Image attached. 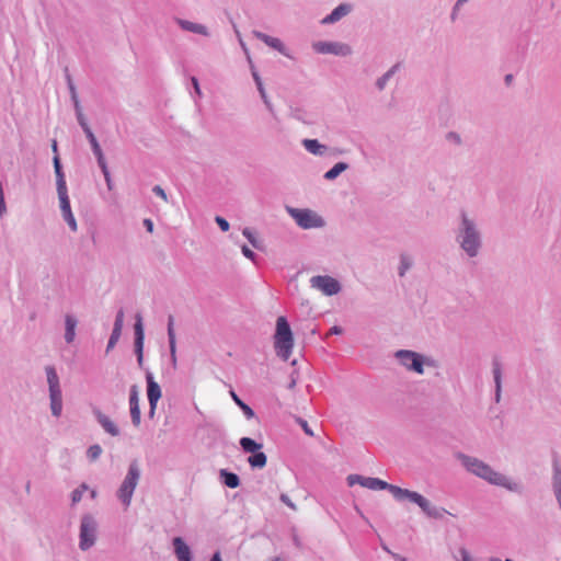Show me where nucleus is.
Wrapping results in <instances>:
<instances>
[{
  "mask_svg": "<svg viewBox=\"0 0 561 561\" xmlns=\"http://www.w3.org/2000/svg\"><path fill=\"white\" fill-rule=\"evenodd\" d=\"M96 496H98V492L95 490H91L90 497L94 500Z\"/></svg>",
  "mask_w": 561,
  "mask_h": 561,
  "instance_id": "nucleus-63",
  "label": "nucleus"
},
{
  "mask_svg": "<svg viewBox=\"0 0 561 561\" xmlns=\"http://www.w3.org/2000/svg\"><path fill=\"white\" fill-rule=\"evenodd\" d=\"M172 543L179 561H192L191 549L181 537L173 538Z\"/></svg>",
  "mask_w": 561,
  "mask_h": 561,
  "instance_id": "nucleus-20",
  "label": "nucleus"
},
{
  "mask_svg": "<svg viewBox=\"0 0 561 561\" xmlns=\"http://www.w3.org/2000/svg\"><path fill=\"white\" fill-rule=\"evenodd\" d=\"M219 479L225 486L230 489H236L241 483L239 476L228 469L219 470Z\"/></svg>",
  "mask_w": 561,
  "mask_h": 561,
  "instance_id": "nucleus-25",
  "label": "nucleus"
},
{
  "mask_svg": "<svg viewBox=\"0 0 561 561\" xmlns=\"http://www.w3.org/2000/svg\"><path fill=\"white\" fill-rule=\"evenodd\" d=\"M124 323V311L121 309L116 313L114 328L106 346V353H108L117 343L121 337L122 329Z\"/></svg>",
  "mask_w": 561,
  "mask_h": 561,
  "instance_id": "nucleus-17",
  "label": "nucleus"
},
{
  "mask_svg": "<svg viewBox=\"0 0 561 561\" xmlns=\"http://www.w3.org/2000/svg\"><path fill=\"white\" fill-rule=\"evenodd\" d=\"M168 340L172 360L175 362L176 342L174 332V318L169 316L168 318Z\"/></svg>",
  "mask_w": 561,
  "mask_h": 561,
  "instance_id": "nucleus-28",
  "label": "nucleus"
},
{
  "mask_svg": "<svg viewBox=\"0 0 561 561\" xmlns=\"http://www.w3.org/2000/svg\"><path fill=\"white\" fill-rule=\"evenodd\" d=\"M294 347V335L287 319L283 316L276 320V331L274 335V348L276 355L283 360H288Z\"/></svg>",
  "mask_w": 561,
  "mask_h": 561,
  "instance_id": "nucleus-4",
  "label": "nucleus"
},
{
  "mask_svg": "<svg viewBox=\"0 0 561 561\" xmlns=\"http://www.w3.org/2000/svg\"><path fill=\"white\" fill-rule=\"evenodd\" d=\"M252 76H253V79L255 81V84H256V88H257V91L261 92L262 90H265L264 89V85H263V82L261 80V77L259 76V73L256 71H253L252 72Z\"/></svg>",
  "mask_w": 561,
  "mask_h": 561,
  "instance_id": "nucleus-53",
  "label": "nucleus"
},
{
  "mask_svg": "<svg viewBox=\"0 0 561 561\" xmlns=\"http://www.w3.org/2000/svg\"><path fill=\"white\" fill-rule=\"evenodd\" d=\"M146 382H147V397L150 405L149 415L152 416L154 410L157 408V403L161 398V387L158 382L154 381L153 375L151 371H146Z\"/></svg>",
  "mask_w": 561,
  "mask_h": 561,
  "instance_id": "nucleus-12",
  "label": "nucleus"
},
{
  "mask_svg": "<svg viewBox=\"0 0 561 561\" xmlns=\"http://www.w3.org/2000/svg\"><path fill=\"white\" fill-rule=\"evenodd\" d=\"M296 423L302 428V431L305 432L306 435H308L310 437L314 436L313 431L311 430V427L309 426L308 422L305 419L297 416Z\"/></svg>",
  "mask_w": 561,
  "mask_h": 561,
  "instance_id": "nucleus-42",
  "label": "nucleus"
},
{
  "mask_svg": "<svg viewBox=\"0 0 561 561\" xmlns=\"http://www.w3.org/2000/svg\"><path fill=\"white\" fill-rule=\"evenodd\" d=\"M101 454H102V448L98 444L90 446L87 450V457L91 461H95L101 456Z\"/></svg>",
  "mask_w": 561,
  "mask_h": 561,
  "instance_id": "nucleus-41",
  "label": "nucleus"
},
{
  "mask_svg": "<svg viewBox=\"0 0 561 561\" xmlns=\"http://www.w3.org/2000/svg\"><path fill=\"white\" fill-rule=\"evenodd\" d=\"M346 481L350 486L359 484L360 486L367 488L369 490H387L399 502L408 500L411 503L416 504L423 511V513L431 518L442 519L446 514H448L444 507L432 505L431 502L422 494L409 489H403L398 485L390 484L379 478L350 474L347 476Z\"/></svg>",
  "mask_w": 561,
  "mask_h": 561,
  "instance_id": "nucleus-1",
  "label": "nucleus"
},
{
  "mask_svg": "<svg viewBox=\"0 0 561 561\" xmlns=\"http://www.w3.org/2000/svg\"><path fill=\"white\" fill-rule=\"evenodd\" d=\"M301 144L308 152H310L317 157H324L328 154V151H329L328 146L319 142L318 139L306 138L301 141Z\"/></svg>",
  "mask_w": 561,
  "mask_h": 561,
  "instance_id": "nucleus-21",
  "label": "nucleus"
},
{
  "mask_svg": "<svg viewBox=\"0 0 561 561\" xmlns=\"http://www.w3.org/2000/svg\"><path fill=\"white\" fill-rule=\"evenodd\" d=\"M298 378H299V374L298 371L294 370L291 374H290V381L288 383V389H294L297 385V381H298Z\"/></svg>",
  "mask_w": 561,
  "mask_h": 561,
  "instance_id": "nucleus-52",
  "label": "nucleus"
},
{
  "mask_svg": "<svg viewBox=\"0 0 561 561\" xmlns=\"http://www.w3.org/2000/svg\"><path fill=\"white\" fill-rule=\"evenodd\" d=\"M78 320L73 314L65 316V341L70 344L76 337V328Z\"/></svg>",
  "mask_w": 561,
  "mask_h": 561,
  "instance_id": "nucleus-26",
  "label": "nucleus"
},
{
  "mask_svg": "<svg viewBox=\"0 0 561 561\" xmlns=\"http://www.w3.org/2000/svg\"><path fill=\"white\" fill-rule=\"evenodd\" d=\"M248 462L252 469H262L266 466L267 457L265 453L260 449L249 456Z\"/></svg>",
  "mask_w": 561,
  "mask_h": 561,
  "instance_id": "nucleus-29",
  "label": "nucleus"
},
{
  "mask_svg": "<svg viewBox=\"0 0 561 561\" xmlns=\"http://www.w3.org/2000/svg\"><path fill=\"white\" fill-rule=\"evenodd\" d=\"M399 69L400 64L397 62L390 69H388L381 77H379L375 82L377 90L383 91L390 79L397 73Z\"/></svg>",
  "mask_w": 561,
  "mask_h": 561,
  "instance_id": "nucleus-27",
  "label": "nucleus"
},
{
  "mask_svg": "<svg viewBox=\"0 0 561 561\" xmlns=\"http://www.w3.org/2000/svg\"><path fill=\"white\" fill-rule=\"evenodd\" d=\"M176 24L186 32H191L194 34L203 35V36H209V31L207 26L201 23L191 22L188 20L184 19H175Z\"/></svg>",
  "mask_w": 561,
  "mask_h": 561,
  "instance_id": "nucleus-19",
  "label": "nucleus"
},
{
  "mask_svg": "<svg viewBox=\"0 0 561 561\" xmlns=\"http://www.w3.org/2000/svg\"><path fill=\"white\" fill-rule=\"evenodd\" d=\"M253 36L260 41H262L264 44H266L268 47L276 49L280 54L286 55V47L283 44V42L276 37H272L261 31L254 30L252 32Z\"/></svg>",
  "mask_w": 561,
  "mask_h": 561,
  "instance_id": "nucleus-18",
  "label": "nucleus"
},
{
  "mask_svg": "<svg viewBox=\"0 0 561 561\" xmlns=\"http://www.w3.org/2000/svg\"><path fill=\"white\" fill-rule=\"evenodd\" d=\"M209 431L216 438H222L225 436L224 430L219 426H209Z\"/></svg>",
  "mask_w": 561,
  "mask_h": 561,
  "instance_id": "nucleus-49",
  "label": "nucleus"
},
{
  "mask_svg": "<svg viewBox=\"0 0 561 561\" xmlns=\"http://www.w3.org/2000/svg\"><path fill=\"white\" fill-rule=\"evenodd\" d=\"M286 210L296 221V224L302 229H316L325 226L324 219L314 210L309 208H295L287 206Z\"/></svg>",
  "mask_w": 561,
  "mask_h": 561,
  "instance_id": "nucleus-8",
  "label": "nucleus"
},
{
  "mask_svg": "<svg viewBox=\"0 0 561 561\" xmlns=\"http://www.w3.org/2000/svg\"><path fill=\"white\" fill-rule=\"evenodd\" d=\"M241 449L247 454H254L262 449L263 445L251 437H242L239 440Z\"/></svg>",
  "mask_w": 561,
  "mask_h": 561,
  "instance_id": "nucleus-32",
  "label": "nucleus"
},
{
  "mask_svg": "<svg viewBox=\"0 0 561 561\" xmlns=\"http://www.w3.org/2000/svg\"><path fill=\"white\" fill-rule=\"evenodd\" d=\"M293 541H294V545L297 547V548H301V541L299 539V537L297 535H294L293 536Z\"/></svg>",
  "mask_w": 561,
  "mask_h": 561,
  "instance_id": "nucleus-59",
  "label": "nucleus"
},
{
  "mask_svg": "<svg viewBox=\"0 0 561 561\" xmlns=\"http://www.w3.org/2000/svg\"><path fill=\"white\" fill-rule=\"evenodd\" d=\"M134 333V352L136 355L137 363L138 365H140V313L135 314Z\"/></svg>",
  "mask_w": 561,
  "mask_h": 561,
  "instance_id": "nucleus-31",
  "label": "nucleus"
},
{
  "mask_svg": "<svg viewBox=\"0 0 561 561\" xmlns=\"http://www.w3.org/2000/svg\"><path fill=\"white\" fill-rule=\"evenodd\" d=\"M142 226L146 228L148 232L153 231V222L151 219H142Z\"/></svg>",
  "mask_w": 561,
  "mask_h": 561,
  "instance_id": "nucleus-55",
  "label": "nucleus"
},
{
  "mask_svg": "<svg viewBox=\"0 0 561 561\" xmlns=\"http://www.w3.org/2000/svg\"><path fill=\"white\" fill-rule=\"evenodd\" d=\"M241 251L247 259L251 260L252 262H255L257 255L248 245L243 244L241 247Z\"/></svg>",
  "mask_w": 561,
  "mask_h": 561,
  "instance_id": "nucleus-45",
  "label": "nucleus"
},
{
  "mask_svg": "<svg viewBox=\"0 0 561 561\" xmlns=\"http://www.w3.org/2000/svg\"><path fill=\"white\" fill-rule=\"evenodd\" d=\"M152 192H153L156 195L160 196L164 202H167V201H168V198H167V194H165V191H164L160 185H156V186H153Z\"/></svg>",
  "mask_w": 561,
  "mask_h": 561,
  "instance_id": "nucleus-51",
  "label": "nucleus"
},
{
  "mask_svg": "<svg viewBox=\"0 0 561 561\" xmlns=\"http://www.w3.org/2000/svg\"><path fill=\"white\" fill-rule=\"evenodd\" d=\"M312 288L319 289L327 296H333L341 291L340 282L329 275H316L310 278Z\"/></svg>",
  "mask_w": 561,
  "mask_h": 561,
  "instance_id": "nucleus-10",
  "label": "nucleus"
},
{
  "mask_svg": "<svg viewBox=\"0 0 561 561\" xmlns=\"http://www.w3.org/2000/svg\"><path fill=\"white\" fill-rule=\"evenodd\" d=\"M551 490L561 512V463L557 458L552 460Z\"/></svg>",
  "mask_w": 561,
  "mask_h": 561,
  "instance_id": "nucleus-14",
  "label": "nucleus"
},
{
  "mask_svg": "<svg viewBox=\"0 0 561 561\" xmlns=\"http://www.w3.org/2000/svg\"><path fill=\"white\" fill-rule=\"evenodd\" d=\"M53 163H54V170H55V174H56L57 193L67 192L68 190H67L66 176L62 171V167H61L60 159H59L58 154L54 156Z\"/></svg>",
  "mask_w": 561,
  "mask_h": 561,
  "instance_id": "nucleus-23",
  "label": "nucleus"
},
{
  "mask_svg": "<svg viewBox=\"0 0 561 561\" xmlns=\"http://www.w3.org/2000/svg\"><path fill=\"white\" fill-rule=\"evenodd\" d=\"M492 374L494 380V400L499 403L502 397V364L497 357H494L492 360Z\"/></svg>",
  "mask_w": 561,
  "mask_h": 561,
  "instance_id": "nucleus-15",
  "label": "nucleus"
},
{
  "mask_svg": "<svg viewBox=\"0 0 561 561\" xmlns=\"http://www.w3.org/2000/svg\"><path fill=\"white\" fill-rule=\"evenodd\" d=\"M48 392H49V407L53 416L59 417L62 413V392L60 380L54 366L45 367Z\"/></svg>",
  "mask_w": 561,
  "mask_h": 561,
  "instance_id": "nucleus-6",
  "label": "nucleus"
},
{
  "mask_svg": "<svg viewBox=\"0 0 561 561\" xmlns=\"http://www.w3.org/2000/svg\"><path fill=\"white\" fill-rule=\"evenodd\" d=\"M98 538V522L96 519L90 515L85 514L81 517L80 520V531H79V548L82 551H88L91 549Z\"/></svg>",
  "mask_w": 561,
  "mask_h": 561,
  "instance_id": "nucleus-9",
  "label": "nucleus"
},
{
  "mask_svg": "<svg viewBox=\"0 0 561 561\" xmlns=\"http://www.w3.org/2000/svg\"><path fill=\"white\" fill-rule=\"evenodd\" d=\"M242 234L248 239L253 248L257 250L262 249L261 241L256 238L255 233L250 228H244Z\"/></svg>",
  "mask_w": 561,
  "mask_h": 561,
  "instance_id": "nucleus-37",
  "label": "nucleus"
},
{
  "mask_svg": "<svg viewBox=\"0 0 561 561\" xmlns=\"http://www.w3.org/2000/svg\"><path fill=\"white\" fill-rule=\"evenodd\" d=\"M209 561H222V560H221V557H220V552H218V551H217V552H215V553L211 556V558H210V560H209Z\"/></svg>",
  "mask_w": 561,
  "mask_h": 561,
  "instance_id": "nucleus-60",
  "label": "nucleus"
},
{
  "mask_svg": "<svg viewBox=\"0 0 561 561\" xmlns=\"http://www.w3.org/2000/svg\"><path fill=\"white\" fill-rule=\"evenodd\" d=\"M512 79H513V76H512V75H506V76H505V82H506V83L511 82V81H512Z\"/></svg>",
  "mask_w": 561,
  "mask_h": 561,
  "instance_id": "nucleus-64",
  "label": "nucleus"
},
{
  "mask_svg": "<svg viewBox=\"0 0 561 561\" xmlns=\"http://www.w3.org/2000/svg\"><path fill=\"white\" fill-rule=\"evenodd\" d=\"M129 404H130V415L134 424L140 423V410L138 404V387L137 385H134L130 389V398H129Z\"/></svg>",
  "mask_w": 561,
  "mask_h": 561,
  "instance_id": "nucleus-24",
  "label": "nucleus"
},
{
  "mask_svg": "<svg viewBox=\"0 0 561 561\" xmlns=\"http://www.w3.org/2000/svg\"><path fill=\"white\" fill-rule=\"evenodd\" d=\"M312 48L318 54H332L342 57L350 56L353 53L352 47L348 44L341 42L319 41L312 44Z\"/></svg>",
  "mask_w": 561,
  "mask_h": 561,
  "instance_id": "nucleus-11",
  "label": "nucleus"
},
{
  "mask_svg": "<svg viewBox=\"0 0 561 561\" xmlns=\"http://www.w3.org/2000/svg\"><path fill=\"white\" fill-rule=\"evenodd\" d=\"M462 7H463V3L461 1L457 0L455 2V4L451 8V12H450V21L451 22H456L458 20L459 12Z\"/></svg>",
  "mask_w": 561,
  "mask_h": 561,
  "instance_id": "nucleus-43",
  "label": "nucleus"
},
{
  "mask_svg": "<svg viewBox=\"0 0 561 561\" xmlns=\"http://www.w3.org/2000/svg\"><path fill=\"white\" fill-rule=\"evenodd\" d=\"M350 168V165L346 162H337L335 163L330 170H328L323 178L327 181H333L335 180L341 173L346 171Z\"/></svg>",
  "mask_w": 561,
  "mask_h": 561,
  "instance_id": "nucleus-34",
  "label": "nucleus"
},
{
  "mask_svg": "<svg viewBox=\"0 0 561 561\" xmlns=\"http://www.w3.org/2000/svg\"><path fill=\"white\" fill-rule=\"evenodd\" d=\"M394 357L405 369L419 375L424 374L425 365L432 367L435 366V360L433 358L410 350H399L394 353Z\"/></svg>",
  "mask_w": 561,
  "mask_h": 561,
  "instance_id": "nucleus-5",
  "label": "nucleus"
},
{
  "mask_svg": "<svg viewBox=\"0 0 561 561\" xmlns=\"http://www.w3.org/2000/svg\"><path fill=\"white\" fill-rule=\"evenodd\" d=\"M139 479V469L137 461L131 462L129 470L123 480L121 486L116 492V497L123 506L124 511H127L130 506L133 494L137 486Z\"/></svg>",
  "mask_w": 561,
  "mask_h": 561,
  "instance_id": "nucleus-7",
  "label": "nucleus"
},
{
  "mask_svg": "<svg viewBox=\"0 0 561 561\" xmlns=\"http://www.w3.org/2000/svg\"><path fill=\"white\" fill-rule=\"evenodd\" d=\"M392 558L396 560V561H408V559L405 557H402L398 553H391Z\"/></svg>",
  "mask_w": 561,
  "mask_h": 561,
  "instance_id": "nucleus-58",
  "label": "nucleus"
},
{
  "mask_svg": "<svg viewBox=\"0 0 561 561\" xmlns=\"http://www.w3.org/2000/svg\"><path fill=\"white\" fill-rule=\"evenodd\" d=\"M75 111H76L77 121H78L80 127L82 128V130L84 133L90 131L91 128H90L89 124L87 123V119L83 115L81 104H77V106L75 107Z\"/></svg>",
  "mask_w": 561,
  "mask_h": 561,
  "instance_id": "nucleus-36",
  "label": "nucleus"
},
{
  "mask_svg": "<svg viewBox=\"0 0 561 561\" xmlns=\"http://www.w3.org/2000/svg\"><path fill=\"white\" fill-rule=\"evenodd\" d=\"M99 424L103 427V430L111 434L112 436H117L119 434L118 427L110 420L107 415L102 413L100 410L94 409L93 411Z\"/></svg>",
  "mask_w": 561,
  "mask_h": 561,
  "instance_id": "nucleus-22",
  "label": "nucleus"
},
{
  "mask_svg": "<svg viewBox=\"0 0 561 561\" xmlns=\"http://www.w3.org/2000/svg\"><path fill=\"white\" fill-rule=\"evenodd\" d=\"M89 489L88 484L82 483L71 492V504L76 505L82 500L83 493Z\"/></svg>",
  "mask_w": 561,
  "mask_h": 561,
  "instance_id": "nucleus-38",
  "label": "nucleus"
},
{
  "mask_svg": "<svg viewBox=\"0 0 561 561\" xmlns=\"http://www.w3.org/2000/svg\"><path fill=\"white\" fill-rule=\"evenodd\" d=\"M215 221L218 225V227L221 229V231L226 232L229 230L230 225L224 217L216 216Z\"/></svg>",
  "mask_w": 561,
  "mask_h": 561,
  "instance_id": "nucleus-46",
  "label": "nucleus"
},
{
  "mask_svg": "<svg viewBox=\"0 0 561 561\" xmlns=\"http://www.w3.org/2000/svg\"><path fill=\"white\" fill-rule=\"evenodd\" d=\"M412 265H413L412 257L407 253H401L400 254V264L398 267L399 276L403 277L407 274V272L412 267Z\"/></svg>",
  "mask_w": 561,
  "mask_h": 561,
  "instance_id": "nucleus-35",
  "label": "nucleus"
},
{
  "mask_svg": "<svg viewBox=\"0 0 561 561\" xmlns=\"http://www.w3.org/2000/svg\"><path fill=\"white\" fill-rule=\"evenodd\" d=\"M454 232L457 244L469 259L479 255L483 240L480 226L474 217L461 209Z\"/></svg>",
  "mask_w": 561,
  "mask_h": 561,
  "instance_id": "nucleus-2",
  "label": "nucleus"
},
{
  "mask_svg": "<svg viewBox=\"0 0 561 561\" xmlns=\"http://www.w3.org/2000/svg\"><path fill=\"white\" fill-rule=\"evenodd\" d=\"M230 396L233 402L242 410L244 416L248 420L255 417L254 410L249 404H247L242 399H240V397L233 390L230 391Z\"/></svg>",
  "mask_w": 561,
  "mask_h": 561,
  "instance_id": "nucleus-33",
  "label": "nucleus"
},
{
  "mask_svg": "<svg viewBox=\"0 0 561 561\" xmlns=\"http://www.w3.org/2000/svg\"><path fill=\"white\" fill-rule=\"evenodd\" d=\"M51 149H53V152L55 153V156L58 154V145H57L56 140H53Z\"/></svg>",
  "mask_w": 561,
  "mask_h": 561,
  "instance_id": "nucleus-61",
  "label": "nucleus"
},
{
  "mask_svg": "<svg viewBox=\"0 0 561 561\" xmlns=\"http://www.w3.org/2000/svg\"><path fill=\"white\" fill-rule=\"evenodd\" d=\"M353 10V5L350 3H341L332 10L330 14L322 19V24H334L341 19L346 16Z\"/></svg>",
  "mask_w": 561,
  "mask_h": 561,
  "instance_id": "nucleus-16",
  "label": "nucleus"
},
{
  "mask_svg": "<svg viewBox=\"0 0 561 561\" xmlns=\"http://www.w3.org/2000/svg\"><path fill=\"white\" fill-rule=\"evenodd\" d=\"M233 30H234L238 41H240V38H242V37H241V34H240L239 30L237 28L236 24H233Z\"/></svg>",
  "mask_w": 561,
  "mask_h": 561,
  "instance_id": "nucleus-62",
  "label": "nucleus"
},
{
  "mask_svg": "<svg viewBox=\"0 0 561 561\" xmlns=\"http://www.w3.org/2000/svg\"><path fill=\"white\" fill-rule=\"evenodd\" d=\"M66 79H67V85H68V89H69L70 98H71V101L73 103V107H76L77 104H80L76 85H75L70 75H67Z\"/></svg>",
  "mask_w": 561,
  "mask_h": 561,
  "instance_id": "nucleus-39",
  "label": "nucleus"
},
{
  "mask_svg": "<svg viewBox=\"0 0 561 561\" xmlns=\"http://www.w3.org/2000/svg\"><path fill=\"white\" fill-rule=\"evenodd\" d=\"M259 93H260V95H261V99H262L263 103L265 104L266 108L268 110V112H270L271 114H273V115H274V107H273V104L271 103V101H270V99H268V96H267V94H266L265 90H262V91H261V92H259Z\"/></svg>",
  "mask_w": 561,
  "mask_h": 561,
  "instance_id": "nucleus-44",
  "label": "nucleus"
},
{
  "mask_svg": "<svg viewBox=\"0 0 561 561\" xmlns=\"http://www.w3.org/2000/svg\"><path fill=\"white\" fill-rule=\"evenodd\" d=\"M84 134H85V136H87V138H88V140H89V142L91 145L92 152L95 156L98 163L105 161V157L103 154L101 146H100L96 137L94 136L93 131L90 130V131L84 133Z\"/></svg>",
  "mask_w": 561,
  "mask_h": 561,
  "instance_id": "nucleus-30",
  "label": "nucleus"
},
{
  "mask_svg": "<svg viewBox=\"0 0 561 561\" xmlns=\"http://www.w3.org/2000/svg\"><path fill=\"white\" fill-rule=\"evenodd\" d=\"M459 553L461 556V561H473L467 549L461 548Z\"/></svg>",
  "mask_w": 561,
  "mask_h": 561,
  "instance_id": "nucleus-54",
  "label": "nucleus"
},
{
  "mask_svg": "<svg viewBox=\"0 0 561 561\" xmlns=\"http://www.w3.org/2000/svg\"><path fill=\"white\" fill-rule=\"evenodd\" d=\"M279 500H280L282 503L287 505L293 511L297 510V506L295 505V503L291 502L290 497L287 494L282 493L280 496H279Z\"/></svg>",
  "mask_w": 561,
  "mask_h": 561,
  "instance_id": "nucleus-48",
  "label": "nucleus"
},
{
  "mask_svg": "<svg viewBox=\"0 0 561 561\" xmlns=\"http://www.w3.org/2000/svg\"><path fill=\"white\" fill-rule=\"evenodd\" d=\"M457 459L461 462L468 472L485 480L490 484L502 486L511 492H522V485L519 483L514 482L505 474L495 471L491 466L480 460L479 458L459 453L457 455Z\"/></svg>",
  "mask_w": 561,
  "mask_h": 561,
  "instance_id": "nucleus-3",
  "label": "nucleus"
},
{
  "mask_svg": "<svg viewBox=\"0 0 561 561\" xmlns=\"http://www.w3.org/2000/svg\"><path fill=\"white\" fill-rule=\"evenodd\" d=\"M446 138L457 145H460L461 144V138L459 136V134L455 133V131H449L446 136Z\"/></svg>",
  "mask_w": 561,
  "mask_h": 561,
  "instance_id": "nucleus-50",
  "label": "nucleus"
},
{
  "mask_svg": "<svg viewBox=\"0 0 561 561\" xmlns=\"http://www.w3.org/2000/svg\"><path fill=\"white\" fill-rule=\"evenodd\" d=\"M57 194H58L59 206H60L62 218L67 222L70 230L76 232L78 230V225H77V220L71 210L68 191L62 192V193L59 192Z\"/></svg>",
  "mask_w": 561,
  "mask_h": 561,
  "instance_id": "nucleus-13",
  "label": "nucleus"
},
{
  "mask_svg": "<svg viewBox=\"0 0 561 561\" xmlns=\"http://www.w3.org/2000/svg\"><path fill=\"white\" fill-rule=\"evenodd\" d=\"M291 116L298 121L304 122V123H309L308 121H306L305 112L301 108L296 107V108L291 110Z\"/></svg>",
  "mask_w": 561,
  "mask_h": 561,
  "instance_id": "nucleus-47",
  "label": "nucleus"
},
{
  "mask_svg": "<svg viewBox=\"0 0 561 561\" xmlns=\"http://www.w3.org/2000/svg\"><path fill=\"white\" fill-rule=\"evenodd\" d=\"M103 175H104V179H105V182H106V186L110 191L113 190V181H112V178H111V173H110V170L107 168V163H106V160L103 161V162H100L98 163Z\"/></svg>",
  "mask_w": 561,
  "mask_h": 561,
  "instance_id": "nucleus-40",
  "label": "nucleus"
},
{
  "mask_svg": "<svg viewBox=\"0 0 561 561\" xmlns=\"http://www.w3.org/2000/svg\"><path fill=\"white\" fill-rule=\"evenodd\" d=\"M343 333V329L339 325H333L331 329H330V334H335V335H339V334H342Z\"/></svg>",
  "mask_w": 561,
  "mask_h": 561,
  "instance_id": "nucleus-56",
  "label": "nucleus"
},
{
  "mask_svg": "<svg viewBox=\"0 0 561 561\" xmlns=\"http://www.w3.org/2000/svg\"><path fill=\"white\" fill-rule=\"evenodd\" d=\"M191 80H192L193 88L195 89L196 93L201 94V89H199V83H198L197 78L192 77Z\"/></svg>",
  "mask_w": 561,
  "mask_h": 561,
  "instance_id": "nucleus-57",
  "label": "nucleus"
}]
</instances>
